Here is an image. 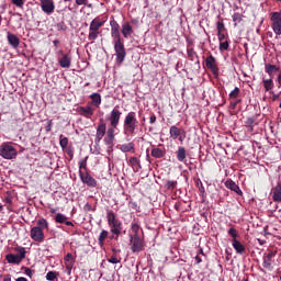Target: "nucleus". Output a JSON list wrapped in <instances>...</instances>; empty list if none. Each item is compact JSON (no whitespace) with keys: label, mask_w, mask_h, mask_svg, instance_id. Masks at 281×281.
Masks as SVG:
<instances>
[{"label":"nucleus","mask_w":281,"mask_h":281,"mask_svg":"<svg viewBox=\"0 0 281 281\" xmlns=\"http://www.w3.org/2000/svg\"><path fill=\"white\" fill-rule=\"evenodd\" d=\"M36 225L31 228L30 231V237L35 243H43L45 240V232L44 229H49V222L45 218H40L36 221Z\"/></svg>","instance_id":"obj_1"},{"label":"nucleus","mask_w":281,"mask_h":281,"mask_svg":"<svg viewBox=\"0 0 281 281\" xmlns=\"http://www.w3.org/2000/svg\"><path fill=\"white\" fill-rule=\"evenodd\" d=\"M137 116L135 112H130L124 119V135H135L137 131Z\"/></svg>","instance_id":"obj_2"},{"label":"nucleus","mask_w":281,"mask_h":281,"mask_svg":"<svg viewBox=\"0 0 281 281\" xmlns=\"http://www.w3.org/2000/svg\"><path fill=\"white\" fill-rule=\"evenodd\" d=\"M14 251H16V255L9 254L5 256V260L9 262V265H21V262L25 260L27 251L25 250V247L21 246L15 247Z\"/></svg>","instance_id":"obj_3"},{"label":"nucleus","mask_w":281,"mask_h":281,"mask_svg":"<svg viewBox=\"0 0 281 281\" xmlns=\"http://www.w3.org/2000/svg\"><path fill=\"white\" fill-rule=\"evenodd\" d=\"M108 225L111 227V233L114 236H120L122 234V223L120 220L115 218V213L113 211H109L106 213Z\"/></svg>","instance_id":"obj_4"},{"label":"nucleus","mask_w":281,"mask_h":281,"mask_svg":"<svg viewBox=\"0 0 281 281\" xmlns=\"http://www.w3.org/2000/svg\"><path fill=\"white\" fill-rule=\"evenodd\" d=\"M18 155L19 151H16V148H14V146L8 143H3L0 146V157H2V159H14Z\"/></svg>","instance_id":"obj_5"},{"label":"nucleus","mask_w":281,"mask_h":281,"mask_svg":"<svg viewBox=\"0 0 281 281\" xmlns=\"http://www.w3.org/2000/svg\"><path fill=\"white\" fill-rule=\"evenodd\" d=\"M130 245L133 254H139V251H144L146 249V244L144 243V238L140 236L130 235Z\"/></svg>","instance_id":"obj_6"},{"label":"nucleus","mask_w":281,"mask_h":281,"mask_svg":"<svg viewBox=\"0 0 281 281\" xmlns=\"http://www.w3.org/2000/svg\"><path fill=\"white\" fill-rule=\"evenodd\" d=\"M114 52L116 56V63H124V58H126V48H124V43H122V41H114Z\"/></svg>","instance_id":"obj_7"},{"label":"nucleus","mask_w":281,"mask_h":281,"mask_svg":"<svg viewBox=\"0 0 281 281\" xmlns=\"http://www.w3.org/2000/svg\"><path fill=\"white\" fill-rule=\"evenodd\" d=\"M271 21L274 34L281 36V12H273L271 15Z\"/></svg>","instance_id":"obj_8"},{"label":"nucleus","mask_w":281,"mask_h":281,"mask_svg":"<svg viewBox=\"0 0 281 281\" xmlns=\"http://www.w3.org/2000/svg\"><path fill=\"white\" fill-rule=\"evenodd\" d=\"M121 117H122V112L117 108H114L110 112L109 122L112 128H117Z\"/></svg>","instance_id":"obj_9"},{"label":"nucleus","mask_w":281,"mask_h":281,"mask_svg":"<svg viewBox=\"0 0 281 281\" xmlns=\"http://www.w3.org/2000/svg\"><path fill=\"white\" fill-rule=\"evenodd\" d=\"M41 8L45 14H54V0H41Z\"/></svg>","instance_id":"obj_10"},{"label":"nucleus","mask_w":281,"mask_h":281,"mask_svg":"<svg viewBox=\"0 0 281 281\" xmlns=\"http://www.w3.org/2000/svg\"><path fill=\"white\" fill-rule=\"evenodd\" d=\"M205 65L214 76H218V66H216V58L214 56L210 55L205 60Z\"/></svg>","instance_id":"obj_11"},{"label":"nucleus","mask_w":281,"mask_h":281,"mask_svg":"<svg viewBox=\"0 0 281 281\" xmlns=\"http://www.w3.org/2000/svg\"><path fill=\"white\" fill-rule=\"evenodd\" d=\"M93 113H95V109L91 105V103H87L86 106L79 108V114L88 120L93 115Z\"/></svg>","instance_id":"obj_12"},{"label":"nucleus","mask_w":281,"mask_h":281,"mask_svg":"<svg viewBox=\"0 0 281 281\" xmlns=\"http://www.w3.org/2000/svg\"><path fill=\"white\" fill-rule=\"evenodd\" d=\"M104 135H106V123L101 122L97 127L95 142L98 144L99 142H102V137H104Z\"/></svg>","instance_id":"obj_13"},{"label":"nucleus","mask_w":281,"mask_h":281,"mask_svg":"<svg viewBox=\"0 0 281 281\" xmlns=\"http://www.w3.org/2000/svg\"><path fill=\"white\" fill-rule=\"evenodd\" d=\"M276 254H278L277 251H270L268 255H266L263 257V268L265 269H273L272 267V262H273V258H276Z\"/></svg>","instance_id":"obj_14"},{"label":"nucleus","mask_w":281,"mask_h":281,"mask_svg":"<svg viewBox=\"0 0 281 281\" xmlns=\"http://www.w3.org/2000/svg\"><path fill=\"white\" fill-rule=\"evenodd\" d=\"M80 179L82 183H86V186H89V188H95V186H98V181L94 180V178L89 173L80 175Z\"/></svg>","instance_id":"obj_15"},{"label":"nucleus","mask_w":281,"mask_h":281,"mask_svg":"<svg viewBox=\"0 0 281 281\" xmlns=\"http://www.w3.org/2000/svg\"><path fill=\"white\" fill-rule=\"evenodd\" d=\"M111 25V36L115 41H122V37H120V24L115 21L110 22Z\"/></svg>","instance_id":"obj_16"},{"label":"nucleus","mask_w":281,"mask_h":281,"mask_svg":"<svg viewBox=\"0 0 281 281\" xmlns=\"http://www.w3.org/2000/svg\"><path fill=\"white\" fill-rule=\"evenodd\" d=\"M58 63L63 69H69V67H71V56L69 54H66L58 58Z\"/></svg>","instance_id":"obj_17"},{"label":"nucleus","mask_w":281,"mask_h":281,"mask_svg":"<svg viewBox=\"0 0 281 281\" xmlns=\"http://www.w3.org/2000/svg\"><path fill=\"white\" fill-rule=\"evenodd\" d=\"M90 100L91 102H89L88 104L94 106L95 109H100V104H102V95H100V93H92L90 94Z\"/></svg>","instance_id":"obj_18"},{"label":"nucleus","mask_w":281,"mask_h":281,"mask_svg":"<svg viewBox=\"0 0 281 281\" xmlns=\"http://www.w3.org/2000/svg\"><path fill=\"white\" fill-rule=\"evenodd\" d=\"M114 139H115V127H110L106 131V135L104 137V144H106V146H111Z\"/></svg>","instance_id":"obj_19"},{"label":"nucleus","mask_w":281,"mask_h":281,"mask_svg":"<svg viewBox=\"0 0 281 281\" xmlns=\"http://www.w3.org/2000/svg\"><path fill=\"white\" fill-rule=\"evenodd\" d=\"M225 187L228 190H232L233 192H236V194H239V196H243V191L240 190V187H238V184H236V182H234L233 180H227L225 182Z\"/></svg>","instance_id":"obj_20"},{"label":"nucleus","mask_w":281,"mask_h":281,"mask_svg":"<svg viewBox=\"0 0 281 281\" xmlns=\"http://www.w3.org/2000/svg\"><path fill=\"white\" fill-rule=\"evenodd\" d=\"M232 246L236 254H239L240 256H243V254L246 251L245 245H243V243H240L238 239H232Z\"/></svg>","instance_id":"obj_21"},{"label":"nucleus","mask_w":281,"mask_h":281,"mask_svg":"<svg viewBox=\"0 0 281 281\" xmlns=\"http://www.w3.org/2000/svg\"><path fill=\"white\" fill-rule=\"evenodd\" d=\"M272 199L276 203H281V182L273 188Z\"/></svg>","instance_id":"obj_22"},{"label":"nucleus","mask_w":281,"mask_h":281,"mask_svg":"<svg viewBox=\"0 0 281 281\" xmlns=\"http://www.w3.org/2000/svg\"><path fill=\"white\" fill-rule=\"evenodd\" d=\"M121 32L124 38H130V36H133V26H131V23L126 22L122 25Z\"/></svg>","instance_id":"obj_23"},{"label":"nucleus","mask_w":281,"mask_h":281,"mask_svg":"<svg viewBox=\"0 0 281 281\" xmlns=\"http://www.w3.org/2000/svg\"><path fill=\"white\" fill-rule=\"evenodd\" d=\"M265 69H266V74H268L270 78H273V74H276L277 71H280V67L272 64H266Z\"/></svg>","instance_id":"obj_24"},{"label":"nucleus","mask_w":281,"mask_h":281,"mask_svg":"<svg viewBox=\"0 0 281 281\" xmlns=\"http://www.w3.org/2000/svg\"><path fill=\"white\" fill-rule=\"evenodd\" d=\"M7 38H8L9 44L12 45L14 47V49H16V47H19L20 41L16 35H14L12 33H8Z\"/></svg>","instance_id":"obj_25"},{"label":"nucleus","mask_w":281,"mask_h":281,"mask_svg":"<svg viewBox=\"0 0 281 281\" xmlns=\"http://www.w3.org/2000/svg\"><path fill=\"white\" fill-rule=\"evenodd\" d=\"M262 85L266 92L273 91V79L262 78Z\"/></svg>","instance_id":"obj_26"},{"label":"nucleus","mask_w":281,"mask_h":281,"mask_svg":"<svg viewBox=\"0 0 281 281\" xmlns=\"http://www.w3.org/2000/svg\"><path fill=\"white\" fill-rule=\"evenodd\" d=\"M169 135L171 139H177L181 135V128L177 127V125L171 126Z\"/></svg>","instance_id":"obj_27"},{"label":"nucleus","mask_w":281,"mask_h":281,"mask_svg":"<svg viewBox=\"0 0 281 281\" xmlns=\"http://www.w3.org/2000/svg\"><path fill=\"white\" fill-rule=\"evenodd\" d=\"M120 150L122 153H134L135 145L133 143L123 144V145H121Z\"/></svg>","instance_id":"obj_28"},{"label":"nucleus","mask_w":281,"mask_h":281,"mask_svg":"<svg viewBox=\"0 0 281 281\" xmlns=\"http://www.w3.org/2000/svg\"><path fill=\"white\" fill-rule=\"evenodd\" d=\"M102 25H104V21L100 20V19H93L90 23V27L92 30H97L100 31V27H102Z\"/></svg>","instance_id":"obj_29"},{"label":"nucleus","mask_w":281,"mask_h":281,"mask_svg":"<svg viewBox=\"0 0 281 281\" xmlns=\"http://www.w3.org/2000/svg\"><path fill=\"white\" fill-rule=\"evenodd\" d=\"M166 153L161 148H153L151 149V157H155V159H161Z\"/></svg>","instance_id":"obj_30"},{"label":"nucleus","mask_w":281,"mask_h":281,"mask_svg":"<svg viewBox=\"0 0 281 281\" xmlns=\"http://www.w3.org/2000/svg\"><path fill=\"white\" fill-rule=\"evenodd\" d=\"M98 36H100V31L93 30V29H91V26H89L88 40L95 41L98 38Z\"/></svg>","instance_id":"obj_31"},{"label":"nucleus","mask_w":281,"mask_h":281,"mask_svg":"<svg viewBox=\"0 0 281 281\" xmlns=\"http://www.w3.org/2000/svg\"><path fill=\"white\" fill-rule=\"evenodd\" d=\"M130 166H132L134 170H139V168H142V166L139 165V159H137V157L130 158Z\"/></svg>","instance_id":"obj_32"},{"label":"nucleus","mask_w":281,"mask_h":281,"mask_svg":"<svg viewBox=\"0 0 281 281\" xmlns=\"http://www.w3.org/2000/svg\"><path fill=\"white\" fill-rule=\"evenodd\" d=\"M177 158L178 161H186V148L179 147Z\"/></svg>","instance_id":"obj_33"},{"label":"nucleus","mask_w":281,"mask_h":281,"mask_svg":"<svg viewBox=\"0 0 281 281\" xmlns=\"http://www.w3.org/2000/svg\"><path fill=\"white\" fill-rule=\"evenodd\" d=\"M131 229H132V236H139V229H140L139 224L133 222L131 224Z\"/></svg>","instance_id":"obj_34"},{"label":"nucleus","mask_w":281,"mask_h":281,"mask_svg":"<svg viewBox=\"0 0 281 281\" xmlns=\"http://www.w3.org/2000/svg\"><path fill=\"white\" fill-rule=\"evenodd\" d=\"M69 144V138H67V136L60 135L59 136V145L63 148V150H65V148L68 146Z\"/></svg>","instance_id":"obj_35"},{"label":"nucleus","mask_w":281,"mask_h":281,"mask_svg":"<svg viewBox=\"0 0 281 281\" xmlns=\"http://www.w3.org/2000/svg\"><path fill=\"white\" fill-rule=\"evenodd\" d=\"M108 236H109V232L102 231L99 235V245L101 246L104 245V240H106Z\"/></svg>","instance_id":"obj_36"},{"label":"nucleus","mask_w":281,"mask_h":281,"mask_svg":"<svg viewBox=\"0 0 281 281\" xmlns=\"http://www.w3.org/2000/svg\"><path fill=\"white\" fill-rule=\"evenodd\" d=\"M58 278V272L56 271H48L46 273V280L48 281H55Z\"/></svg>","instance_id":"obj_37"},{"label":"nucleus","mask_w":281,"mask_h":281,"mask_svg":"<svg viewBox=\"0 0 281 281\" xmlns=\"http://www.w3.org/2000/svg\"><path fill=\"white\" fill-rule=\"evenodd\" d=\"M240 21H243V14L234 13L233 14V22L235 23V25H238V23H240Z\"/></svg>","instance_id":"obj_38"},{"label":"nucleus","mask_w":281,"mask_h":281,"mask_svg":"<svg viewBox=\"0 0 281 281\" xmlns=\"http://www.w3.org/2000/svg\"><path fill=\"white\" fill-rule=\"evenodd\" d=\"M56 223H65L67 221V217L63 213H58L55 216Z\"/></svg>","instance_id":"obj_39"},{"label":"nucleus","mask_w":281,"mask_h":281,"mask_svg":"<svg viewBox=\"0 0 281 281\" xmlns=\"http://www.w3.org/2000/svg\"><path fill=\"white\" fill-rule=\"evenodd\" d=\"M240 95V89L238 87H235V89L229 93V98L236 99Z\"/></svg>","instance_id":"obj_40"},{"label":"nucleus","mask_w":281,"mask_h":281,"mask_svg":"<svg viewBox=\"0 0 281 281\" xmlns=\"http://www.w3.org/2000/svg\"><path fill=\"white\" fill-rule=\"evenodd\" d=\"M220 49L221 52H227L229 49V42L225 41L220 43Z\"/></svg>","instance_id":"obj_41"},{"label":"nucleus","mask_w":281,"mask_h":281,"mask_svg":"<svg viewBox=\"0 0 281 281\" xmlns=\"http://www.w3.org/2000/svg\"><path fill=\"white\" fill-rule=\"evenodd\" d=\"M228 234L229 236H232L233 240H236V238H238V232L236 231V228H229Z\"/></svg>","instance_id":"obj_42"},{"label":"nucleus","mask_w":281,"mask_h":281,"mask_svg":"<svg viewBox=\"0 0 281 281\" xmlns=\"http://www.w3.org/2000/svg\"><path fill=\"white\" fill-rule=\"evenodd\" d=\"M167 188L168 190H175V188H177V181L169 180L167 182Z\"/></svg>","instance_id":"obj_43"},{"label":"nucleus","mask_w":281,"mask_h":281,"mask_svg":"<svg viewBox=\"0 0 281 281\" xmlns=\"http://www.w3.org/2000/svg\"><path fill=\"white\" fill-rule=\"evenodd\" d=\"M216 27H217V34L222 33L223 30H225V24H223V22H217Z\"/></svg>","instance_id":"obj_44"},{"label":"nucleus","mask_w":281,"mask_h":281,"mask_svg":"<svg viewBox=\"0 0 281 281\" xmlns=\"http://www.w3.org/2000/svg\"><path fill=\"white\" fill-rule=\"evenodd\" d=\"M25 276H27L29 278H32V276H34V270L30 269V268H25L24 270Z\"/></svg>","instance_id":"obj_45"},{"label":"nucleus","mask_w":281,"mask_h":281,"mask_svg":"<svg viewBox=\"0 0 281 281\" xmlns=\"http://www.w3.org/2000/svg\"><path fill=\"white\" fill-rule=\"evenodd\" d=\"M13 5L16 8H23V0H12Z\"/></svg>","instance_id":"obj_46"},{"label":"nucleus","mask_w":281,"mask_h":281,"mask_svg":"<svg viewBox=\"0 0 281 281\" xmlns=\"http://www.w3.org/2000/svg\"><path fill=\"white\" fill-rule=\"evenodd\" d=\"M72 267H74V262H66V269L68 270V276H71Z\"/></svg>","instance_id":"obj_47"},{"label":"nucleus","mask_w":281,"mask_h":281,"mask_svg":"<svg viewBox=\"0 0 281 281\" xmlns=\"http://www.w3.org/2000/svg\"><path fill=\"white\" fill-rule=\"evenodd\" d=\"M109 262H111V265H117V262H120V259H117V257H111L110 259H108Z\"/></svg>","instance_id":"obj_48"},{"label":"nucleus","mask_w":281,"mask_h":281,"mask_svg":"<svg viewBox=\"0 0 281 281\" xmlns=\"http://www.w3.org/2000/svg\"><path fill=\"white\" fill-rule=\"evenodd\" d=\"M76 3L78 5H87L89 3V0H76Z\"/></svg>","instance_id":"obj_49"},{"label":"nucleus","mask_w":281,"mask_h":281,"mask_svg":"<svg viewBox=\"0 0 281 281\" xmlns=\"http://www.w3.org/2000/svg\"><path fill=\"white\" fill-rule=\"evenodd\" d=\"M256 121L254 120V117H248L247 119V121H246V124L248 125V126H254V123H255Z\"/></svg>","instance_id":"obj_50"},{"label":"nucleus","mask_w":281,"mask_h":281,"mask_svg":"<svg viewBox=\"0 0 281 281\" xmlns=\"http://www.w3.org/2000/svg\"><path fill=\"white\" fill-rule=\"evenodd\" d=\"M217 38H218V41L220 42H223V41H225V33H217Z\"/></svg>","instance_id":"obj_51"},{"label":"nucleus","mask_w":281,"mask_h":281,"mask_svg":"<svg viewBox=\"0 0 281 281\" xmlns=\"http://www.w3.org/2000/svg\"><path fill=\"white\" fill-rule=\"evenodd\" d=\"M71 258H72V255L71 254H67L64 258L65 262H71Z\"/></svg>","instance_id":"obj_52"},{"label":"nucleus","mask_w":281,"mask_h":281,"mask_svg":"<svg viewBox=\"0 0 281 281\" xmlns=\"http://www.w3.org/2000/svg\"><path fill=\"white\" fill-rule=\"evenodd\" d=\"M53 124H54V123L52 122V120L47 122V125H46V131H47V132L52 131Z\"/></svg>","instance_id":"obj_53"},{"label":"nucleus","mask_w":281,"mask_h":281,"mask_svg":"<svg viewBox=\"0 0 281 281\" xmlns=\"http://www.w3.org/2000/svg\"><path fill=\"white\" fill-rule=\"evenodd\" d=\"M149 122L150 124H155V122H157V116L155 114H153L150 117H149Z\"/></svg>","instance_id":"obj_54"},{"label":"nucleus","mask_w":281,"mask_h":281,"mask_svg":"<svg viewBox=\"0 0 281 281\" xmlns=\"http://www.w3.org/2000/svg\"><path fill=\"white\" fill-rule=\"evenodd\" d=\"M79 168H87V162H85V160H80Z\"/></svg>","instance_id":"obj_55"},{"label":"nucleus","mask_w":281,"mask_h":281,"mask_svg":"<svg viewBox=\"0 0 281 281\" xmlns=\"http://www.w3.org/2000/svg\"><path fill=\"white\" fill-rule=\"evenodd\" d=\"M3 281H12V277L10 274L4 276Z\"/></svg>","instance_id":"obj_56"},{"label":"nucleus","mask_w":281,"mask_h":281,"mask_svg":"<svg viewBox=\"0 0 281 281\" xmlns=\"http://www.w3.org/2000/svg\"><path fill=\"white\" fill-rule=\"evenodd\" d=\"M57 55L58 56H67V54H65V52L63 50V49H59L58 52H57Z\"/></svg>","instance_id":"obj_57"},{"label":"nucleus","mask_w":281,"mask_h":281,"mask_svg":"<svg viewBox=\"0 0 281 281\" xmlns=\"http://www.w3.org/2000/svg\"><path fill=\"white\" fill-rule=\"evenodd\" d=\"M65 225H67L68 227H74V223L72 222H69L66 220V222H64Z\"/></svg>","instance_id":"obj_58"},{"label":"nucleus","mask_w":281,"mask_h":281,"mask_svg":"<svg viewBox=\"0 0 281 281\" xmlns=\"http://www.w3.org/2000/svg\"><path fill=\"white\" fill-rule=\"evenodd\" d=\"M277 82H278L279 87H281V74L278 75Z\"/></svg>","instance_id":"obj_59"},{"label":"nucleus","mask_w":281,"mask_h":281,"mask_svg":"<svg viewBox=\"0 0 281 281\" xmlns=\"http://www.w3.org/2000/svg\"><path fill=\"white\" fill-rule=\"evenodd\" d=\"M272 100L276 102V100H280V94H273Z\"/></svg>","instance_id":"obj_60"},{"label":"nucleus","mask_w":281,"mask_h":281,"mask_svg":"<svg viewBox=\"0 0 281 281\" xmlns=\"http://www.w3.org/2000/svg\"><path fill=\"white\" fill-rule=\"evenodd\" d=\"M195 262H196V265H200V262H202L201 257L196 256V257H195Z\"/></svg>","instance_id":"obj_61"},{"label":"nucleus","mask_w":281,"mask_h":281,"mask_svg":"<svg viewBox=\"0 0 281 281\" xmlns=\"http://www.w3.org/2000/svg\"><path fill=\"white\" fill-rule=\"evenodd\" d=\"M15 281H27V280L25 279V277H20Z\"/></svg>","instance_id":"obj_62"},{"label":"nucleus","mask_w":281,"mask_h":281,"mask_svg":"<svg viewBox=\"0 0 281 281\" xmlns=\"http://www.w3.org/2000/svg\"><path fill=\"white\" fill-rule=\"evenodd\" d=\"M200 192H201V194H202V196H203V194H205V188L201 187V188H200Z\"/></svg>","instance_id":"obj_63"},{"label":"nucleus","mask_w":281,"mask_h":281,"mask_svg":"<svg viewBox=\"0 0 281 281\" xmlns=\"http://www.w3.org/2000/svg\"><path fill=\"white\" fill-rule=\"evenodd\" d=\"M259 245H265V243H267L266 240H262V239H257Z\"/></svg>","instance_id":"obj_64"}]
</instances>
